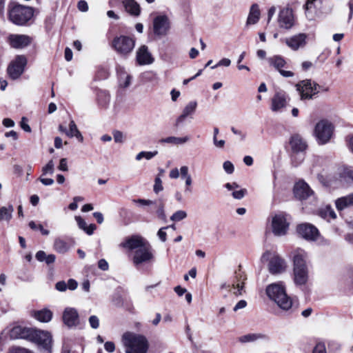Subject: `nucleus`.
Returning <instances> with one entry per match:
<instances>
[{
	"instance_id": "nucleus-25",
	"label": "nucleus",
	"mask_w": 353,
	"mask_h": 353,
	"mask_svg": "<svg viewBox=\"0 0 353 353\" xmlns=\"http://www.w3.org/2000/svg\"><path fill=\"white\" fill-rule=\"evenodd\" d=\"M122 4L125 10L131 16L137 17L141 14L140 5L133 0H123Z\"/></svg>"
},
{
	"instance_id": "nucleus-56",
	"label": "nucleus",
	"mask_w": 353,
	"mask_h": 353,
	"mask_svg": "<svg viewBox=\"0 0 353 353\" xmlns=\"http://www.w3.org/2000/svg\"><path fill=\"white\" fill-rule=\"evenodd\" d=\"M230 63H231V61L229 59L223 58L221 60H220L217 64L212 66V68L214 69V68H216V67L221 66V65H224V66L228 67L230 65Z\"/></svg>"
},
{
	"instance_id": "nucleus-61",
	"label": "nucleus",
	"mask_w": 353,
	"mask_h": 353,
	"mask_svg": "<svg viewBox=\"0 0 353 353\" xmlns=\"http://www.w3.org/2000/svg\"><path fill=\"white\" fill-rule=\"evenodd\" d=\"M75 219L77 222L79 228L84 231L85 227L87 226V224L84 219H83L81 216H75Z\"/></svg>"
},
{
	"instance_id": "nucleus-37",
	"label": "nucleus",
	"mask_w": 353,
	"mask_h": 353,
	"mask_svg": "<svg viewBox=\"0 0 353 353\" xmlns=\"http://www.w3.org/2000/svg\"><path fill=\"white\" fill-rule=\"evenodd\" d=\"M132 76L125 72L119 74V85L123 88H128L131 84Z\"/></svg>"
},
{
	"instance_id": "nucleus-44",
	"label": "nucleus",
	"mask_w": 353,
	"mask_h": 353,
	"mask_svg": "<svg viewBox=\"0 0 353 353\" xmlns=\"http://www.w3.org/2000/svg\"><path fill=\"white\" fill-rule=\"evenodd\" d=\"M247 194V190L245 188H241L239 190H233L232 195L235 199H242L245 195Z\"/></svg>"
},
{
	"instance_id": "nucleus-39",
	"label": "nucleus",
	"mask_w": 353,
	"mask_h": 353,
	"mask_svg": "<svg viewBox=\"0 0 353 353\" xmlns=\"http://www.w3.org/2000/svg\"><path fill=\"white\" fill-rule=\"evenodd\" d=\"M319 214L323 219H335L336 217L335 212L329 205H327L325 208L321 210Z\"/></svg>"
},
{
	"instance_id": "nucleus-43",
	"label": "nucleus",
	"mask_w": 353,
	"mask_h": 353,
	"mask_svg": "<svg viewBox=\"0 0 353 353\" xmlns=\"http://www.w3.org/2000/svg\"><path fill=\"white\" fill-rule=\"evenodd\" d=\"M54 162L52 160L48 161V163L42 168L43 175L48 174H52L54 173Z\"/></svg>"
},
{
	"instance_id": "nucleus-47",
	"label": "nucleus",
	"mask_w": 353,
	"mask_h": 353,
	"mask_svg": "<svg viewBox=\"0 0 353 353\" xmlns=\"http://www.w3.org/2000/svg\"><path fill=\"white\" fill-rule=\"evenodd\" d=\"M188 117L187 115H185V114H183V112L176 119L175 121H174V126L175 128H179V126H181L183 122L185 121L186 118H188Z\"/></svg>"
},
{
	"instance_id": "nucleus-51",
	"label": "nucleus",
	"mask_w": 353,
	"mask_h": 353,
	"mask_svg": "<svg viewBox=\"0 0 353 353\" xmlns=\"http://www.w3.org/2000/svg\"><path fill=\"white\" fill-rule=\"evenodd\" d=\"M168 229V227H163L159 229V230L157 232V236L160 239V240L163 242H165L167 239V234L164 231L165 230Z\"/></svg>"
},
{
	"instance_id": "nucleus-32",
	"label": "nucleus",
	"mask_w": 353,
	"mask_h": 353,
	"mask_svg": "<svg viewBox=\"0 0 353 353\" xmlns=\"http://www.w3.org/2000/svg\"><path fill=\"white\" fill-rule=\"evenodd\" d=\"M14 207L12 205L1 207L0 208V221H9L12 217Z\"/></svg>"
},
{
	"instance_id": "nucleus-50",
	"label": "nucleus",
	"mask_w": 353,
	"mask_h": 353,
	"mask_svg": "<svg viewBox=\"0 0 353 353\" xmlns=\"http://www.w3.org/2000/svg\"><path fill=\"white\" fill-rule=\"evenodd\" d=\"M113 138L116 143H123V134L119 130H116L113 132Z\"/></svg>"
},
{
	"instance_id": "nucleus-40",
	"label": "nucleus",
	"mask_w": 353,
	"mask_h": 353,
	"mask_svg": "<svg viewBox=\"0 0 353 353\" xmlns=\"http://www.w3.org/2000/svg\"><path fill=\"white\" fill-rule=\"evenodd\" d=\"M110 101V96L105 92H102L98 95V102L99 105L103 108H107Z\"/></svg>"
},
{
	"instance_id": "nucleus-19",
	"label": "nucleus",
	"mask_w": 353,
	"mask_h": 353,
	"mask_svg": "<svg viewBox=\"0 0 353 353\" xmlns=\"http://www.w3.org/2000/svg\"><path fill=\"white\" fill-rule=\"evenodd\" d=\"M288 102V96L285 92L279 90L276 92L272 98L271 110L277 112L285 107Z\"/></svg>"
},
{
	"instance_id": "nucleus-1",
	"label": "nucleus",
	"mask_w": 353,
	"mask_h": 353,
	"mask_svg": "<svg viewBox=\"0 0 353 353\" xmlns=\"http://www.w3.org/2000/svg\"><path fill=\"white\" fill-rule=\"evenodd\" d=\"M307 253L298 248L293 252L294 281L297 285H305L308 280V269L306 265Z\"/></svg>"
},
{
	"instance_id": "nucleus-42",
	"label": "nucleus",
	"mask_w": 353,
	"mask_h": 353,
	"mask_svg": "<svg viewBox=\"0 0 353 353\" xmlns=\"http://www.w3.org/2000/svg\"><path fill=\"white\" fill-rule=\"evenodd\" d=\"M187 212L184 210H178L175 212L171 216L170 220L174 222L180 221L187 217Z\"/></svg>"
},
{
	"instance_id": "nucleus-55",
	"label": "nucleus",
	"mask_w": 353,
	"mask_h": 353,
	"mask_svg": "<svg viewBox=\"0 0 353 353\" xmlns=\"http://www.w3.org/2000/svg\"><path fill=\"white\" fill-rule=\"evenodd\" d=\"M59 170L65 172L68 170V162L65 158H63L59 161V165L58 167Z\"/></svg>"
},
{
	"instance_id": "nucleus-34",
	"label": "nucleus",
	"mask_w": 353,
	"mask_h": 353,
	"mask_svg": "<svg viewBox=\"0 0 353 353\" xmlns=\"http://www.w3.org/2000/svg\"><path fill=\"white\" fill-rule=\"evenodd\" d=\"M66 135L70 137H76L79 141L82 142L83 137L77 128L74 121H71L69 124V130L66 132Z\"/></svg>"
},
{
	"instance_id": "nucleus-45",
	"label": "nucleus",
	"mask_w": 353,
	"mask_h": 353,
	"mask_svg": "<svg viewBox=\"0 0 353 353\" xmlns=\"http://www.w3.org/2000/svg\"><path fill=\"white\" fill-rule=\"evenodd\" d=\"M312 353H327L325 343H317L312 350Z\"/></svg>"
},
{
	"instance_id": "nucleus-54",
	"label": "nucleus",
	"mask_w": 353,
	"mask_h": 353,
	"mask_svg": "<svg viewBox=\"0 0 353 353\" xmlns=\"http://www.w3.org/2000/svg\"><path fill=\"white\" fill-rule=\"evenodd\" d=\"M67 283V288L70 290H74L78 287V283L77 282L76 280H74L73 279H70L68 281V283Z\"/></svg>"
},
{
	"instance_id": "nucleus-58",
	"label": "nucleus",
	"mask_w": 353,
	"mask_h": 353,
	"mask_svg": "<svg viewBox=\"0 0 353 353\" xmlns=\"http://www.w3.org/2000/svg\"><path fill=\"white\" fill-rule=\"evenodd\" d=\"M179 173H180L181 177L184 178V179L191 176L189 174V168L186 165H183V166L181 167Z\"/></svg>"
},
{
	"instance_id": "nucleus-23",
	"label": "nucleus",
	"mask_w": 353,
	"mask_h": 353,
	"mask_svg": "<svg viewBox=\"0 0 353 353\" xmlns=\"http://www.w3.org/2000/svg\"><path fill=\"white\" fill-rule=\"evenodd\" d=\"M235 276L232 282V286L233 288L236 289L234 292L236 296L242 294V291L244 288L245 281L247 279L245 272L241 270V266L239 267V270L235 271Z\"/></svg>"
},
{
	"instance_id": "nucleus-48",
	"label": "nucleus",
	"mask_w": 353,
	"mask_h": 353,
	"mask_svg": "<svg viewBox=\"0 0 353 353\" xmlns=\"http://www.w3.org/2000/svg\"><path fill=\"white\" fill-rule=\"evenodd\" d=\"M163 190L162 181L159 177H156L154 185V192L155 193H159Z\"/></svg>"
},
{
	"instance_id": "nucleus-26",
	"label": "nucleus",
	"mask_w": 353,
	"mask_h": 353,
	"mask_svg": "<svg viewBox=\"0 0 353 353\" xmlns=\"http://www.w3.org/2000/svg\"><path fill=\"white\" fill-rule=\"evenodd\" d=\"M261 12L259 6L257 3H254L251 6L249 14L246 21V26L253 25L256 23L260 19Z\"/></svg>"
},
{
	"instance_id": "nucleus-36",
	"label": "nucleus",
	"mask_w": 353,
	"mask_h": 353,
	"mask_svg": "<svg viewBox=\"0 0 353 353\" xmlns=\"http://www.w3.org/2000/svg\"><path fill=\"white\" fill-rule=\"evenodd\" d=\"M156 208V214L159 219L165 221H166V215L165 213V204L161 199L159 201H154L153 204Z\"/></svg>"
},
{
	"instance_id": "nucleus-59",
	"label": "nucleus",
	"mask_w": 353,
	"mask_h": 353,
	"mask_svg": "<svg viewBox=\"0 0 353 353\" xmlns=\"http://www.w3.org/2000/svg\"><path fill=\"white\" fill-rule=\"evenodd\" d=\"M304 160V155L302 153H298V156L295 158V161L294 162L292 159H291L292 163L294 165V166H298L300 165L303 161Z\"/></svg>"
},
{
	"instance_id": "nucleus-13",
	"label": "nucleus",
	"mask_w": 353,
	"mask_h": 353,
	"mask_svg": "<svg viewBox=\"0 0 353 353\" xmlns=\"http://www.w3.org/2000/svg\"><path fill=\"white\" fill-rule=\"evenodd\" d=\"M35 343L50 351L52 347V336L50 332L43 330H35L32 333Z\"/></svg>"
},
{
	"instance_id": "nucleus-18",
	"label": "nucleus",
	"mask_w": 353,
	"mask_h": 353,
	"mask_svg": "<svg viewBox=\"0 0 353 353\" xmlns=\"http://www.w3.org/2000/svg\"><path fill=\"white\" fill-rule=\"evenodd\" d=\"M294 194L297 199L304 200L311 196L313 191L304 181H299L294 185Z\"/></svg>"
},
{
	"instance_id": "nucleus-53",
	"label": "nucleus",
	"mask_w": 353,
	"mask_h": 353,
	"mask_svg": "<svg viewBox=\"0 0 353 353\" xmlns=\"http://www.w3.org/2000/svg\"><path fill=\"white\" fill-rule=\"evenodd\" d=\"M55 288L59 292H65L67 288V283L64 281H59L55 285Z\"/></svg>"
},
{
	"instance_id": "nucleus-10",
	"label": "nucleus",
	"mask_w": 353,
	"mask_h": 353,
	"mask_svg": "<svg viewBox=\"0 0 353 353\" xmlns=\"http://www.w3.org/2000/svg\"><path fill=\"white\" fill-rule=\"evenodd\" d=\"M289 223L283 214H276L272 219V232L275 236H281L287 234Z\"/></svg>"
},
{
	"instance_id": "nucleus-11",
	"label": "nucleus",
	"mask_w": 353,
	"mask_h": 353,
	"mask_svg": "<svg viewBox=\"0 0 353 353\" xmlns=\"http://www.w3.org/2000/svg\"><path fill=\"white\" fill-rule=\"evenodd\" d=\"M153 258L152 247L148 242L139 249L136 250L133 257V262L136 265L150 261Z\"/></svg>"
},
{
	"instance_id": "nucleus-17",
	"label": "nucleus",
	"mask_w": 353,
	"mask_h": 353,
	"mask_svg": "<svg viewBox=\"0 0 353 353\" xmlns=\"http://www.w3.org/2000/svg\"><path fill=\"white\" fill-rule=\"evenodd\" d=\"M286 267L285 260L277 255L272 257L268 264V270L272 274L283 273L285 271Z\"/></svg>"
},
{
	"instance_id": "nucleus-16",
	"label": "nucleus",
	"mask_w": 353,
	"mask_h": 353,
	"mask_svg": "<svg viewBox=\"0 0 353 353\" xmlns=\"http://www.w3.org/2000/svg\"><path fill=\"white\" fill-rule=\"evenodd\" d=\"M307 35L304 33H299L292 37L285 38V43L292 50H297L305 47L306 45Z\"/></svg>"
},
{
	"instance_id": "nucleus-49",
	"label": "nucleus",
	"mask_w": 353,
	"mask_h": 353,
	"mask_svg": "<svg viewBox=\"0 0 353 353\" xmlns=\"http://www.w3.org/2000/svg\"><path fill=\"white\" fill-rule=\"evenodd\" d=\"M89 323L90 326L94 329H97L99 326V320L97 316H91L89 318Z\"/></svg>"
},
{
	"instance_id": "nucleus-52",
	"label": "nucleus",
	"mask_w": 353,
	"mask_h": 353,
	"mask_svg": "<svg viewBox=\"0 0 353 353\" xmlns=\"http://www.w3.org/2000/svg\"><path fill=\"white\" fill-rule=\"evenodd\" d=\"M10 353H32L30 350L19 347H12L9 350Z\"/></svg>"
},
{
	"instance_id": "nucleus-20",
	"label": "nucleus",
	"mask_w": 353,
	"mask_h": 353,
	"mask_svg": "<svg viewBox=\"0 0 353 353\" xmlns=\"http://www.w3.org/2000/svg\"><path fill=\"white\" fill-rule=\"evenodd\" d=\"M9 43L14 48H23L30 44L32 39L25 34H10Z\"/></svg>"
},
{
	"instance_id": "nucleus-22",
	"label": "nucleus",
	"mask_w": 353,
	"mask_h": 353,
	"mask_svg": "<svg viewBox=\"0 0 353 353\" xmlns=\"http://www.w3.org/2000/svg\"><path fill=\"white\" fill-rule=\"evenodd\" d=\"M148 241L140 236H132L126 239L123 242L120 244V246L128 248L130 250H138L143 245H145Z\"/></svg>"
},
{
	"instance_id": "nucleus-21",
	"label": "nucleus",
	"mask_w": 353,
	"mask_h": 353,
	"mask_svg": "<svg viewBox=\"0 0 353 353\" xmlns=\"http://www.w3.org/2000/svg\"><path fill=\"white\" fill-rule=\"evenodd\" d=\"M63 323L69 327L76 326L79 324V314L76 309L67 307L63 314Z\"/></svg>"
},
{
	"instance_id": "nucleus-8",
	"label": "nucleus",
	"mask_w": 353,
	"mask_h": 353,
	"mask_svg": "<svg viewBox=\"0 0 353 353\" xmlns=\"http://www.w3.org/2000/svg\"><path fill=\"white\" fill-rule=\"evenodd\" d=\"M27 59L23 55L17 56L7 68L8 75L12 79H17L23 72Z\"/></svg>"
},
{
	"instance_id": "nucleus-41",
	"label": "nucleus",
	"mask_w": 353,
	"mask_h": 353,
	"mask_svg": "<svg viewBox=\"0 0 353 353\" xmlns=\"http://www.w3.org/2000/svg\"><path fill=\"white\" fill-rule=\"evenodd\" d=\"M157 154H158V151H157V150L153 151V152L142 151L137 154L136 160L140 161L143 158H145L147 160H150V159H152L153 157H154L155 156H157Z\"/></svg>"
},
{
	"instance_id": "nucleus-31",
	"label": "nucleus",
	"mask_w": 353,
	"mask_h": 353,
	"mask_svg": "<svg viewBox=\"0 0 353 353\" xmlns=\"http://www.w3.org/2000/svg\"><path fill=\"white\" fill-rule=\"evenodd\" d=\"M266 339H268V336L265 334L261 333H251L241 336L239 337V342L244 343Z\"/></svg>"
},
{
	"instance_id": "nucleus-29",
	"label": "nucleus",
	"mask_w": 353,
	"mask_h": 353,
	"mask_svg": "<svg viewBox=\"0 0 353 353\" xmlns=\"http://www.w3.org/2000/svg\"><path fill=\"white\" fill-rule=\"evenodd\" d=\"M190 137L188 136H185L183 137H168L160 140V143H168L172 144L175 145H183L188 141H189Z\"/></svg>"
},
{
	"instance_id": "nucleus-63",
	"label": "nucleus",
	"mask_w": 353,
	"mask_h": 353,
	"mask_svg": "<svg viewBox=\"0 0 353 353\" xmlns=\"http://www.w3.org/2000/svg\"><path fill=\"white\" fill-rule=\"evenodd\" d=\"M225 188L230 191L236 190L239 188V185L236 183H227L224 185Z\"/></svg>"
},
{
	"instance_id": "nucleus-15",
	"label": "nucleus",
	"mask_w": 353,
	"mask_h": 353,
	"mask_svg": "<svg viewBox=\"0 0 353 353\" xmlns=\"http://www.w3.org/2000/svg\"><path fill=\"white\" fill-rule=\"evenodd\" d=\"M290 145L292 150L291 158L294 162L295 158L298 156V153L303 152L307 147L305 141L298 134L292 136Z\"/></svg>"
},
{
	"instance_id": "nucleus-4",
	"label": "nucleus",
	"mask_w": 353,
	"mask_h": 353,
	"mask_svg": "<svg viewBox=\"0 0 353 353\" xmlns=\"http://www.w3.org/2000/svg\"><path fill=\"white\" fill-rule=\"evenodd\" d=\"M34 14L32 8L14 5L8 11L9 19L15 25L24 26L31 19Z\"/></svg>"
},
{
	"instance_id": "nucleus-5",
	"label": "nucleus",
	"mask_w": 353,
	"mask_h": 353,
	"mask_svg": "<svg viewBox=\"0 0 353 353\" xmlns=\"http://www.w3.org/2000/svg\"><path fill=\"white\" fill-rule=\"evenodd\" d=\"M134 46L135 38L130 36H116L111 42V47L117 54L123 57H127L134 50Z\"/></svg>"
},
{
	"instance_id": "nucleus-6",
	"label": "nucleus",
	"mask_w": 353,
	"mask_h": 353,
	"mask_svg": "<svg viewBox=\"0 0 353 353\" xmlns=\"http://www.w3.org/2000/svg\"><path fill=\"white\" fill-rule=\"evenodd\" d=\"M301 99H311L319 92L321 86L310 79H305L296 85Z\"/></svg>"
},
{
	"instance_id": "nucleus-33",
	"label": "nucleus",
	"mask_w": 353,
	"mask_h": 353,
	"mask_svg": "<svg viewBox=\"0 0 353 353\" xmlns=\"http://www.w3.org/2000/svg\"><path fill=\"white\" fill-rule=\"evenodd\" d=\"M268 62L270 65H272L278 71L281 70L286 64L284 59L280 55H274L268 59Z\"/></svg>"
},
{
	"instance_id": "nucleus-38",
	"label": "nucleus",
	"mask_w": 353,
	"mask_h": 353,
	"mask_svg": "<svg viewBox=\"0 0 353 353\" xmlns=\"http://www.w3.org/2000/svg\"><path fill=\"white\" fill-rule=\"evenodd\" d=\"M197 107V103L195 101H190L183 109L182 112L188 117H192L194 114Z\"/></svg>"
},
{
	"instance_id": "nucleus-24",
	"label": "nucleus",
	"mask_w": 353,
	"mask_h": 353,
	"mask_svg": "<svg viewBox=\"0 0 353 353\" xmlns=\"http://www.w3.org/2000/svg\"><path fill=\"white\" fill-rule=\"evenodd\" d=\"M137 60L141 65L152 63L153 59L148 52V47L145 46H141L137 52Z\"/></svg>"
},
{
	"instance_id": "nucleus-46",
	"label": "nucleus",
	"mask_w": 353,
	"mask_h": 353,
	"mask_svg": "<svg viewBox=\"0 0 353 353\" xmlns=\"http://www.w3.org/2000/svg\"><path fill=\"white\" fill-rule=\"evenodd\" d=\"M223 169L229 174H231L234 172V167L232 162L229 161H226L223 163Z\"/></svg>"
},
{
	"instance_id": "nucleus-12",
	"label": "nucleus",
	"mask_w": 353,
	"mask_h": 353,
	"mask_svg": "<svg viewBox=\"0 0 353 353\" xmlns=\"http://www.w3.org/2000/svg\"><path fill=\"white\" fill-rule=\"evenodd\" d=\"M279 26L281 28L290 29L294 24V17L292 10L284 8L280 10L278 18Z\"/></svg>"
},
{
	"instance_id": "nucleus-3",
	"label": "nucleus",
	"mask_w": 353,
	"mask_h": 353,
	"mask_svg": "<svg viewBox=\"0 0 353 353\" xmlns=\"http://www.w3.org/2000/svg\"><path fill=\"white\" fill-rule=\"evenodd\" d=\"M266 294L279 307L288 310L292 305V300L288 296L284 286L281 283H272L266 288Z\"/></svg>"
},
{
	"instance_id": "nucleus-2",
	"label": "nucleus",
	"mask_w": 353,
	"mask_h": 353,
	"mask_svg": "<svg viewBox=\"0 0 353 353\" xmlns=\"http://www.w3.org/2000/svg\"><path fill=\"white\" fill-rule=\"evenodd\" d=\"M121 340L125 353H147L148 350L149 343L143 335L128 332L123 334Z\"/></svg>"
},
{
	"instance_id": "nucleus-9",
	"label": "nucleus",
	"mask_w": 353,
	"mask_h": 353,
	"mask_svg": "<svg viewBox=\"0 0 353 353\" xmlns=\"http://www.w3.org/2000/svg\"><path fill=\"white\" fill-rule=\"evenodd\" d=\"M153 32L157 37L165 36L170 28V22L166 15H159L153 19Z\"/></svg>"
},
{
	"instance_id": "nucleus-7",
	"label": "nucleus",
	"mask_w": 353,
	"mask_h": 353,
	"mask_svg": "<svg viewBox=\"0 0 353 353\" xmlns=\"http://www.w3.org/2000/svg\"><path fill=\"white\" fill-rule=\"evenodd\" d=\"M334 130L333 125L327 120H321L316 123L315 134L319 143L324 144L331 138Z\"/></svg>"
},
{
	"instance_id": "nucleus-62",
	"label": "nucleus",
	"mask_w": 353,
	"mask_h": 353,
	"mask_svg": "<svg viewBox=\"0 0 353 353\" xmlns=\"http://www.w3.org/2000/svg\"><path fill=\"white\" fill-rule=\"evenodd\" d=\"M104 348L108 352H113L115 350L114 343L112 341H108L104 344Z\"/></svg>"
},
{
	"instance_id": "nucleus-57",
	"label": "nucleus",
	"mask_w": 353,
	"mask_h": 353,
	"mask_svg": "<svg viewBox=\"0 0 353 353\" xmlns=\"http://www.w3.org/2000/svg\"><path fill=\"white\" fill-rule=\"evenodd\" d=\"M78 9L81 12H86L88 10V5L85 1L81 0L78 2Z\"/></svg>"
},
{
	"instance_id": "nucleus-35",
	"label": "nucleus",
	"mask_w": 353,
	"mask_h": 353,
	"mask_svg": "<svg viewBox=\"0 0 353 353\" xmlns=\"http://www.w3.org/2000/svg\"><path fill=\"white\" fill-rule=\"evenodd\" d=\"M54 249L59 253H65L70 249L69 244L61 238H57L54 242Z\"/></svg>"
},
{
	"instance_id": "nucleus-28",
	"label": "nucleus",
	"mask_w": 353,
	"mask_h": 353,
	"mask_svg": "<svg viewBox=\"0 0 353 353\" xmlns=\"http://www.w3.org/2000/svg\"><path fill=\"white\" fill-rule=\"evenodd\" d=\"M336 206L339 210L353 206V194L338 199L336 201Z\"/></svg>"
},
{
	"instance_id": "nucleus-64",
	"label": "nucleus",
	"mask_w": 353,
	"mask_h": 353,
	"mask_svg": "<svg viewBox=\"0 0 353 353\" xmlns=\"http://www.w3.org/2000/svg\"><path fill=\"white\" fill-rule=\"evenodd\" d=\"M35 257L39 261L43 262L46 259V254L44 251L40 250L37 252Z\"/></svg>"
},
{
	"instance_id": "nucleus-60",
	"label": "nucleus",
	"mask_w": 353,
	"mask_h": 353,
	"mask_svg": "<svg viewBox=\"0 0 353 353\" xmlns=\"http://www.w3.org/2000/svg\"><path fill=\"white\" fill-rule=\"evenodd\" d=\"M98 267L101 270L106 271L108 270L109 265L105 259H100L98 262Z\"/></svg>"
},
{
	"instance_id": "nucleus-30",
	"label": "nucleus",
	"mask_w": 353,
	"mask_h": 353,
	"mask_svg": "<svg viewBox=\"0 0 353 353\" xmlns=\"http://www.w3.org/2000/svg\"><path fill=\"white\" fill-rule=\"evenodd\" d=\"M34 316L41 322L48 323L52 318V312L48 309H43L34 312Z\"/></svg>"
},
{
	"instance_id": "nucleus-27",
	"label": "nucleus",
	"mask_w": 353,
	"mask_h": 353,
	"mask_svg": "<svg viewBox=\"0 0 353 353\" xmlns=\"http://www.w3.org/2000/svg\"><path fill=\"white\" fill-rule=\"evenodd\" d=\"M29 330L25 327L17 325L13 327L10 331V337L12 339H25L30 336Z\"/></svg>"
},
{
	"instance_id": "nucleus-14",
	"label": "nucleus",
	"mask_w": 353,
	"mask_h": 353,
	"mask_svg": "<svg viewBox=\"0 0 353 353\" xmlns=\"http://www.w3.org/2000/svg\"><path fill=\"white\" fill-rule=\"evenodd\" d=\"M298 234L307 240L314 241L319 236L318 229L312 224L302 223L297 226Z\"/></svg>"
}]
</instances>
